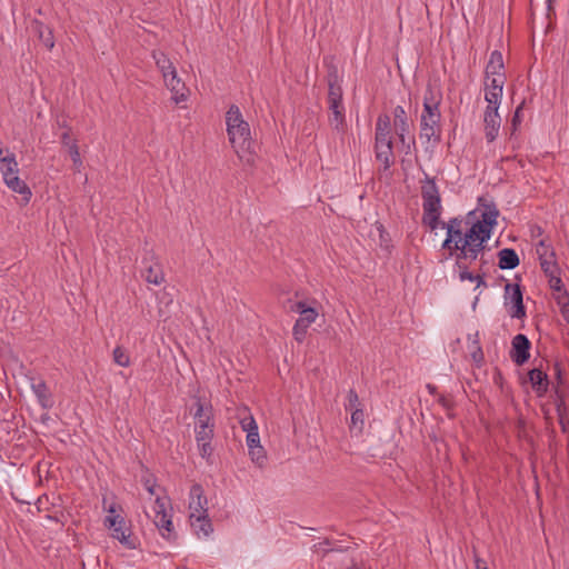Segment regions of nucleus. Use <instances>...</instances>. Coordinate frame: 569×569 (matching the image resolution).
Masks as SVG:
<instances>
[{
	"instance_id": "16",
	"label": "nucleus",
	"mask_w": 569,
	"mask_h": 569,
	"mask_svg": "<svg viewBox=\"0 0 569 569\" xmlns=\"http://www.w3.org/2000/svg\"><path fill=\"white\" fill-rule=\"evenodd\" d=\"M330 111L329 123L340 134H345L348 130L346 122L343 103H328Z\"/></svg>"
},
{
	"instance_id": "23",
	"label": "nucleus",
	"mask_w": 569,
	"mask_h": 569,
	"mask_svg": "<svg viewBox=\"0 0 569 569\" xmlns=\"http://www.w3.org/2000/svg\"><path fill=\"white\" fill-rule=\"evenodd\" d=\"M448 256L456 258V267H470V264L478 259V256L469 248L462 247L461 243L458 244V249H447Z\"/></svg>"
},
{
	"instance_id": "5",
	"label": "nucleus",
	"mask_w": 569,
	"mask_h": 569,
	"mask_svg": "<svg viewBox=\"0 0 569 569\" xmlns=\"http://www.w3.org/2000/svg\"><path fill=\"white\" fill-rule=\"evenodd\" d=\"M505 300L506 306L511 303L509 315L512 318L522 319L526 317V307L523 305V293L520 283H506Z\"/></svg>"
},
{
	"instance_id": "45",
	"label": "nucleus",
	"mask_w": 569,
	"mask_h": 569,
	"mask_svg": "<svg viewBox=\"0 0 569 569\" xmlns=\"http://www.w3.org/2000/svg\"><path fill=\"white\" fill-rule=\"evenodd\" d=\"M249 455L253 462H256L259 467H262L267 460L266 452L261 446H258L256 449H250Z\"/></svg>"
},
{
	"instance_id": "11",
	"label": "nucleus",
	"mask_w": 569,
	"mask_h": 569,
	"mask_svg": "<svg viewBox=\"0 0 569 569\" xmlns=\"http://www.w3.org/2000/svg\"><path fill=\"white\" fill-rule=\"evenodd\" d=\"M441 117L420 119V138L428 142L433 141V146L441 142Z\"/></svg>"
},
{
	"instance_id": "47",
	"label": "nucleus",
	"mask_w": 569,
	"mask_h": 569,
	"mask_svg": "<svg viewBox=\"0 0 569 569\" xmlns=\"http://www.w3.org/2000/svg\"><path fill=\"white\" fill-rule=\"evenodd\" d=\"M523 106H525V100L517 107V109L515 110V113L512 116V119H511V137L516 133V131L518 130V127L522 122L521 110H522Z\"/></svg>"
},
{
	"instance_id": "2",
	"label": "nucleus",
	"mask_w": 569,
	"mask_h": 569,
	"mask_svg": "<svg viewBox=\"0 0 569 569\" xmlns=\"http://www.w3.org/2000/svg\"><path fill=\"white\" fill-rule=\"evenodd\" d=\"M233 137H228L239 159L250 167L254 166L258 143L251 139L249 123L246 121L239 124L233 128Z\"/></svg>"
},
{
	"instance_id": "58",
	"label": "nucleus",
	"mask_w": 569,
	"mask_h": 569,
	"mask_svg": "<svg viewBox=\"0 0 569 569\" xmlns=\"http://www.w3.org/2000/svg\"><path fill=\"white\" fill-rule=\"evenodd\" d=\"M501 96H502V93L486 91L485 100L486 101H491V100H495V98H496V100H500Z\"/></svg>"
},
{
	"instance_id": "49",
	"label": "nucleus",
	"mask_w": 569,
	"mask_h": 569,
	"mask_svg": "<svg viewBox=\"0 0 569 569\" xmlns=\"http://www.w3.org/2000/svg\"><path fill=\"white\" fill-rule=\"evenodd\" d=\"M549 286L555 292H559L565 289L563 282L560 278V273L549 277Z\"/></svg>"
},
{
	"instance_id": "36",
	"label": "nucleus",
	"mask_w": 569,
	"mask_h": 569,
	"mask_svg": "<svg viewBox=\"0 0 569 569\" xmlns=\"http://www.w3.org/2000/svg\"><path fill=\"white\" fill-rule=\"evenodd\" d=\"M486 76L485 88L486 91L502 93V88L506 81V74H497L492 78Z\"/></svg>"
},
{
	"instance_id": "53",
	"label": "nucleus",
	"mask_w": 569,
	"mask_h": 569,
	"mask_svg": "<svg viewBox=\"0 0 569 569\" xmlns=\"http://www.w3.org/2000/svg\"><path fill=\"white\" fill-rule=\"evenodd\" d=\"M555 300L559 307H562V303L569 306V293L566 288L555 295Z\"/></svg>"
},
{
	"instance_id": "62",
	"label": "nucleus",
	"mask_w": 569,
	"mask_h": 569,
	"mask_svg": "<svg viewBox=\"0 0 569 569\" xmlns=\"http://www.w3.org/2000/svg\"><path fill=\"white\" fill-rule=\"evenodd\" d=\"M116 503L109 505V507H106V499H103V509L108 511L109 515H116Z\"/></svg>"
},
{
	"instance_id": "18",
	"label": "nucleus",
	"mask_w": 569,
	"mask_h": 569,
	"mask_svg": "<svg viewBox=\"0 0 569 569\" xmlns=\"http://www.w3.org/2000/svg\"><path fill=\"white\" fill-rule=\"evenodd\" d=\"M164 83L167 88L172 92V100L176 104L187 100L189 89L186 87L184 82L178 78L177 71L164 79Z\"/></svg>"
},
{
	"instance_id": "40",
	"label": "nucleus",
	"mask_w": 569,
	"mask_h": 569,
	"mask_svg": "<svg viewBox=\"0 0 569 569\" xmlns=\"http://www.w3.org/2000/svg\"><path fill=\"white\" fill-rule=\"evenodd\" d=\"M540 268L543 271L545 276L548 278L553 274L560 273V268L557 262V259L541 261Z\"/></svg>"
},
{
	"instance_id": "39",
	"label": "nucleus",
	"mask_w": 569,
	"mask_h": 569,
	"mask_svg": "<svg viewBox=\"0 0 569 569\" xmlns=\"http://www.w3.org/2000/svg\"><path fill=\"white\" fill-rule=\"evenodd\" d=\"M112 357L113 361L121 367H128L130 365V356L128 355L127 350L121 346H117L113 349Z\"/></svg>"
},
{
	"instance_id": "19",
	"label": "nucleus",
	"mask_w": 569,
	"mask_h": 569,
	"mask_svg": "<svg viewBox=\"0 0 569 569\" xmlns=\"http://www.w3.org/2000/svg\"><path fill=\"white\" fill-rule=\"evenodd\" d=\"M111 537L117 539L124 548L129 550H134L138 548L139 542L137 537H134L126 525H117L110 529Z\"/></svg>"
},
{
	"instance_id": "61",
	"label": "nucleus",
	"mask_w": 569,
	"mask_h": 569,
	"mask_svg": "<svg viewBox=\"0 0 569 569\" xmlns=\"http://www.w3.org/2000/svg\"><path fill=\"white\" fill-rule=\"evenodd\" d=\"M472 358L475 361H480L483 359V352L480 347H477V351L472 352Z\"/></svg>"
},
{
	"instance_id": "26",
	"label": "nucleus",
	"mask_w": 569,
	"mask_h": 569,
	"mask_svg": "<svg viewBox=\"0 0 569 569\" xmlns=\"http://www.w3.org/2000/svg\"><path fill=\"white\" fill-rule=\"evenodd\" d=\"M498 267L500 269H515L519 266L520 259L512 248H503L498 251Z\"/></svg>"
},
{
	"instance_id": "4",
	"label": "nucleus",
	"mask_w": 569,
	"mask_h": 569,
	"mask_svg": "<svg viewBox=\"0 0 569 569\" xmlns=\"http://www.w3.org/2000/svg\"><path fill=\"white\" fill-rule=\"evenodd\" d=\"M392 114L395 133L399 138L400 143L407 149V152H409L411 146H416L413 134L410 137L409 141H407V136L411 133L413 122L409 119L407 111L402 106H397L393 109Z\"/></svg>"
},
{
	"instance_id": "51",
	"label": "nucleus",
	"mask_w": 569,
	"mask_h": 569,
	"mask_svg": "<svg viewBox=\"0 0 569 569\" xmlns=\"http://www.w3.org/2000/svg\"><path fill=\"white\" fill-rule=\"evenodd\" d=\"M350 411H351V425H353V426L360 425V428H361L363 425V417H365L363 410L356 409V410H350Z\"/></svg>"
},
{
	"instance_id": "33",
	"label": "nucleus",
	"mask_w": 569,
	"mask_h": 569,
	"mask_svg": "<svg viewBox=\"0 0 569 569\" xmlns=\"http://www.w3.org/2000/svg\"><path fill=\"white\" fill-rule=\"evenodd\" d=\"M144 272V279L149 283L160 284L164 279L162 268L158 262L146 266Z\"/></svg>"
},
{
	"instance_id": "42",
	"label": "nucleus",
	"mask_w": 569,
	"mask_h": 569,
	"mask_svg": "<svg viewBox=\"0 0 569 569\" xmlns=\"http://www.w3.org/2000/svg\"><path fill=\"white\" fill-rule=\"evenodd\" d=\"M377 231L379 232L380 247L389 251L392 247L389 232L385 229L382 223H377Z\"/></svg>"
},
{
	"instance_id": "44",
	"label": "nucleus",
	"mask_w": 569,
	"mask_h": 569,
	"mask_svg": "<svg viewBox=\"0 0 569 569\" xmlns=\"http://www.w3.org/2000/svg\"><path fill=\"white\" fill-rule=\"evenodd\" d=\"M346 410L362 409L359 396L355 389H350L347 395Z\"/></svg>"
},
{
	"instance_id": "30",
	"label": "nucleus",
	"mask_w": 569,
	"mask_h": 569,
	"mask_svg": "<svg viewBox=\"0 0 569 569\" xmlns=\"http://www.w3.org/2000/svg\"><path fill=\"white\" fill-rule=\"evenodd\" d=\"M505 63L501 51L495 50L491 52L489 61L486 66L485 73L486 76H497L505 74L503 72Z\"/></svg>"
},
{
	"instance_id": "1",
	"label": "nucleus",
	"mask_w": 569,
	"mask_h": 569,
	"mask_svg": "<svg viewBox=\"0 0 569 569\" xmlns=\"http://www.w3.org/2000/svg\"><path fill=\"white\" fill-rule=\"evenodd\" d=\"M421 183V198L423 214L421 222L423 226L430 228L431 231L436 230L439 226L447 230V238L442 242V249H458V244L463 238V228L466 218L460 217L451 218L448 222L440 220L442 206L439 188L436 183V178L425 174Z\"/></svg>"
},
{
	"instance_id": "6",
	"label": "nucleus",
	"mask_w": 569,
	"mask_h": 569,
	"mask_svg": "<svg viewBox=\"0 0 569 569\" xmlns=\"http://www.w3.org/2000/svg\"><path fill=\"white\" fill-rule=\"evenodd\" d=\"M376 159L382 163V170L387 171L393 164V140L391 136L379 133L375 136Z\"/></svg>"
},
{
	"instance_id": "41",
	"label": "nucleus",
	"mask_w": 569,
	"mask_h": 569,
	"mask_svg": "<svg viewBox=\"0 0 569 569\" xmlns=\"http://www.w3.org/2000/svg\"><path fill=\"white\" fill-rule=\"evenodd\" d=\"M487 241L488 240L485 239L477 241H471L470 239H462L460 243L462 244V247L471 249L479 257V254L483 252Z\"/></svg>"
},
{
	"instance_id": "27",
	"label": "nucleus",
	"mask_w": 569,
	"mask_h": 569,
	"mask_svg": "<svg viewBox=\"0 0 569 569\" xmlns=\"http://www.w3.org/2000/svg\"><path fill=\"white\" fill-rule=\"evenodd\" d=\"M193 405L190 412L193 415L194 420L206 419V416L213 417V408L210 402L204 401L200 396L192 397Z\"/></svg>"
},
{
	"instance_id": "60",
	"label": "nucleus",
	"mask_w": 569,
	"mask_h": 569,
	"mask_svg": "<svg viewBox=\"0 0 569 569\" xmlns=\"http://www.w3.org/2000/svg\"><path fill=\"white\" fill-rule=\"evenodd\" d=\"M485 273H477L475 277V281L477 282V288L487 287V282L485 281Z\"/></svg>"
},
{
	"instance_id": "56",
	"label": "nucleus",
	"mask_w": 569,
	"mask_h": 569,
	"mask_svg": "<svg viewBox=\"0 0 569 569\" xmlns=\"http://www.w3.org/2000/svg\"><path fill=\"white\" fill-rule=\"evenodd\" d=\"M487 108L485 110V112H491V113H495V112H498V108H499V104H500V100H491V101H487Z\"/></svg>"
},
{
	"instance_id": "48",
	"label": "nucleus",
	"mask_w": 569,
	"mask_h": 569,
	"mask_svg": "<svg viewBox=\"0 0 569 569\" xmlns=\"http://www.w3.org/2000/svg\"><path fill=\"white\" fill-rule=\"evenodd\" d=\"M103 525L110 530L117 525H126V519L120 515H108L103 520Z\"/></svg>"
},
{
	"instance_id": "21",
	"label": "nucleus",
	"mask_w": 569,
	"mask_h": 569,
	"mask_svg": "<svg viewBox=\"0 0 569 569\" xmlns=\"http://www.w3.org/2000/svg\"><path fill=\"white\" fill-rule=\"evenodd\" d=\"M501 123V118L499 112H485L483 114V124H485V136L488 142H492L496 140L499 133Z\"/></svg>"
},
{
	"instance_id": "7",
	"label": "nucleus",
	"mask_w": 569,
	"mask_h": 569,
	"mask_svg": "<svg viewBox=\"0 0 569 569\" xmlns=\"http://www.w3.org/2000/svg\"><path fill=\"white\" fill-rule=\"evenodd\" d=\"M442 100V93L440 90H435L431 84H428L423 96V109L421 119L426 120L429 118L441 117L440 103Z\"/></svg>"
},
{
	"instance_id": "12",
	"label": "nucleus",
	"mask_w": 569,
	"mask_h": 569,
	"mask_svg": "<svg viewBox=\"0 0 569 569\" xmlns=\"http://www.w3.org/2000/svg\"><path fill=\"white\" fill-rule=\"evenodd\" d=\"M60 142L68 149L69 156L72 160V169L74 172H81L83 161L80 154L79 146L76 139L71 138V128L68 131H63L60 136Z\"/></svg>"
},
{
	"instance_id": "63",
	"label": "nucleus",
	"mask_w": 569,
	"mask_h": 569,
	"mask_svg": "<svg viewBox=\"0 0 569 569\" xmlns=\"http://www.w3.org/2000/svg\"><path fill=\"white\" fill-rule=\"evenodd\" d=\"M426 388L430 395L438 396V388L435 385L428 383Z\"/></svg>"
},
{
	"instance_id": "37",
	"label": "nucleus",
	"mask_w": 569,
	"mask_h": 569,
	"mask_svg": "<svg viewBox=\"0 0 569 569\" xmlns=\"http://www.w3.org/2000/svg\"><path fill=\"white\" fill-rule=\"evenodd\" d=\"M379 133L391 136V118L388 113H381L377 118L375 136H379Z\"/></svg>"
},
{
	"instance_id": "15",
	"label": "nucleus",
	"mask_w": 569,
	"mask_h": 569,
	"mask_svg": "<svg viewBox=\"0 0 569 569\" xmlns=\"http://www.w3.org/2000/svg\"><path fill=\"white\" fill-rule=\"evenodd\" d=\"M286 307L292 312H297L300 317L297 319L300 322L311 325L318 317L316 308L308 306L305 301H292L288 299Z\"/></svg>"
},
{
	"instance_id": "64",
	"label": "nucleus",
	"mask_w": 569,
	"mask_h": 569,
	"mask_svg": "<svg viewBox=\"0 0 569 569\" xmlns=\"http://www.w3.org/2000/svg\"><path fill=\"white\" fill-rule=\"evenodd\" d=\"M543 232L542 228L539 226H535L531 230L532 236H541Z\"/></svg>"
},
{
	"instance_id": "13",
	"label": "nucleus",
	"mask_w": 569,
	"mask_h": 569,
	"mask_svg": "<svg viewBox=\"0 0 569 569\" xmlns=\"http://www.w3.org/2000/svg\"><path fill=\"white\" fill-rule=\"evenodd\" d=\"M29 29L33 36L38 38V40L46 47L48 51H51L54 48V37L52 29L44 24L42 21L38 19H32L30 21Z\"/></svg>"
},
{
	"instance_id": "59",
	"label": "nucleus",
	"mask_w": 569,
	"mask_h": 569,
	"mask_svg": "<svg viewBox=\"0 0 569 569\" xmlns=\"http://www.w3.org/2000/svg\"><path fill=\"white\" fill-rule=\"evenodd\" d=\"M560 313L563 318V320L569 323V305L566 306V303H562V307H560Z\"/></svg>"
},
{
	"instance_id": "14",
	"label": "nucleus",
	"mask_w": 569,
	"mask_h": 569,
	"mask_svg": "<svg viewBox=\"0 0 569 569\" xmlns=\"http://www.w3.org/2000/svg\"><path fill=\"white\" fill-rule=\"evenodd\" d=\"M328 103H342V88L340 86L338 69L330 66L327 74Z\"/></svg>"
},
{
	"instance_id": "29",
	"label": "nucleus",
	"mask_w": 569,
	"mask_h": 569,
	"mask_svg": "<svg viewBox=\"0 0 569 569\" xmlns=\"http://www.w3.org/2000/svg\"><path fill=\"white\" fill-rule=\"evenodd\" d=\"M152 58L154 59L156 66L161 71L163 79H167L177 71L171 60L162 51L153 50Z\"/></svg>"
},
{
	"instance_id": "46",
	"label": "nucleus",
	"mask_w": 569,
	"mask_h": 569,
	"mask_svg": "<svg viewBox=\"0 0 569 569\" xmlns=\"http://www.w3.org/2000/svg\"><path fill=\"white\" fill-rule=\"evenodd\" d=\"M211 441L212 440L197 441L200 456L207 460H209L213 453V447L211 446Z\"/></svg>"
},
{
	"instance_id": "38",
	"label": "nucleus",
	"mask_w": 569,
	"mask_h": 569,
	"mask_svg": "<svg viewBox=\"0 0 569 569\" xmlns=\"http://www.w3.org/2000/svg\"><path fill=\"white\" fill-rule=\"evenodd\" d=\"M553 403L556 406L557 416L567 415V406L565 401V395L561 389L558 387H553Z\"/></svg>"
},
{
	"instance_id": "52",
	"label": "nucleus",
	"mask_w": 569,
	"mask_h": 569,
	"mask_svg": "<svg viewBox=\"0 0 569 569\" xmlns=\"http://www.w3.org/2000/svg\"><path fill=\"white\" fill-rule=\"evenodd\" d=\"M142 483H143V487L146 488V490L150 495H154L156 479H154V477L152 475H149L147 477H142Z\"/></svg>"
},
{
	"instance_id": "50",
	"label": "nucleus",
	"mask_w": 569,
	"mask_h": 569,
	"mask_svg": "<svg viewBox=\"0 0 569 569\" xmlns=\"http://www.w3.org/2000/svg\"><path fill=\"white\" fill-rule=\"evenodd\" d=\"M457 268L459 269L460 281H466V280L475 281V277L477 273L469 271V267L462 266V267H457Z\"/></svg>"
},
{
	"instance_id": "24",
	"label": "nucleus",
	"mask_w": 569,
	"mask_h": 569,
	"mask_svg": "<svg viewBox=\"0 0 569 569\" xmlns=\"http://www.w3.org/2000/svg\"><path fill=\"white\" fill-rule=\"evenodd\" d=\"M31 388L37 396L38 402L43 409H51L54 405L52 393L49 390L46 381L40 380L37 383H32Z\"/></svg>"
},
{
	"instance_id": "31",
	"label": "nucleus",
	"mask_w": 569,
	"mask_h": 569,
	"mask_svg": "<svg viewBox=\"0 0 569 569\" xmlns=\"http://www.w3.org/2000/svg\"><path fill=\"white\" fill-rule=\"evenodd\" d=\"M246 122L242 118L241 111L238 106L231 104L226 113V124L228 136H234L233 128Z\"/></svg>"
},
{
	"instance_id": "54",
	"label": "nucleus",
	"mask_w": 569,
	"mask_h": 569,
	"mask_svg": "<svg viewBox=\"0 0 569 569\" xmlns=\"http://www.w3.org/2000/svg\"><path fill=\"white\" fill-rule=\"evenodd\" d=\"M553 370H555V377H556V380H557V386L556 387H558L560 389V387L563 385L561 363L558 362V361L555 362Z\"/></svg>"
},
{
	"instance_id": "35",
	"label": "nucleus",
	"mask_w": 569,
	"mask_h": 569,
	"mask_svg": "<svg viewBox=\"0 0 569 569\" xmlns=\"http://www.w3.org/2000/svg\"><path fill=\"white\" fill-rule=\"evenodd\" d=\"M537 254H538V258H539V261H543V260H551V259H556V252H555V249L553 247L547 242L546 239H541L538 243H537Z\"/></svg>"
},
{
	"instance_id": "55",
	"label": "nucleus",
	"mask_w": 569,
	"mask_h": 569,
	"mask_svg": "<svg viewBox=\"0 0 569 569\" xmlns=\"http://www.w3.org/2000/svg\"><path fill=\"white\" fill-rule=\"evenodd\" d=\"M438 403L441 405L447 411L452 410L455 407L453 400L443 395H439Z\"/></svg>"
},
{
	"instance_id": "10",
	"label": "nucleus",
	"mask_w": 569,
	"mask_h": 569,
	"mask_svg": "<svg viewBox=\"0 0 569 569\" xmlns=\"http://www.w3.org/2000/svg\"><path fill=\"white\" fill-rule=\"evenodd\" d=\"M523 382L530 383L538 398L546 396L550 386L549 377L541 368L530 369L527 373V379Z\"/></svg>"
},
{
	"instance_id": "57",
	"label": "nucleus",
	"mask_w": 569,
	"mask_h": 569,
	"mask_svg": "<svg viewBox=\"0 0 569 569\" xmlns=\"http://www.w3.org/2000/svg\"><path fill=\"white\" fill-rule=\"evenodd\" d=\"M558 422L561 427V431L563 433H567L569 430V421L566 419V415H559L558 416Z\"/></svg>"
},
{
	"instance_id": "22",
	"label": "nucleus",
	"mask_w": 569,
	"mask_h": 569,
	"mask_svg": "<svg viewBox=\"0 0 569 569\" xmlns=\"http://www.w3.org/2000/svg\"><path fill=\"white\" fill-rule=\"evenodd\" d=\"M196 441L212 440L214 437V417L206 416V419L196 421Z\"/></svg>"
},
{
	"instance_id": "25",
	"label": "nucleus",
	"mask_w": 569,
	"mask_h": 569,
	"mask_svg": "<svg viewBox=\"0 0 569 569\" xmlns=\"http://www.w3.org/2000/svg\"><path fill=\"white\" fill-rule=\"evenodd\" d=\"M241 427L244 431H247V445L249 450L256 449L260 446V438L258 432V426L252 416L248 418H243L241 420Z\"/></svg>"
},
{
	"instance_id": "43",
	"label": "nucleus",
	"mask_w": 569,
	"mask_h": 569,
	"mask_svg": "<svg viewBox=\"0 0 569 569\" xmlns=\"http://www.w3.org/2000/svg\"><path fill=\"white\" fill-rule=\"evenodd\" d=\"M309 327L310 325L296 320V323L292 328V335L296 341L301 343L305 340Z\"/></svg>"
},
{
	"instance_id": "28",
	"label": "nucleus",
	"mask_w": 569,
	"mask_h": 569,
	"mask_svg": "<svg viewBox=\"0 0 569 569\" xmlns=\"http://www.w3.org/2000/svg\"><path fill=\"white\" fill-rule=\"evenodd\" d=\"M7 154L3 159H1V173L3 178V182L6 183L10 178H13L14 176H18L19 173V167L18 162L16 160V154L12 152H9L7 150Z\"/></svg>"
},
{
	"instance_id": "17",
	"label": "nucleus",
	"mask_w": 569,
	"mask_h": 569,
	"mask_svg": "<svg viewBox=\"0 0 569 569\" xmlns=\"http://www.w3.org/2000/svg\"><path fill=\"white\" fill-rule=\"evenodd\" d=\"M190 509L193 510L190 515V519H193L198 515H208L207 513V498L203 496V489L201 485L194 483L190 489Z\"/></svg>"
},
{
	"instance_id": "34",
	"label": "nucleus",
	"mask_w": 569,
	"mask_h": 569,
	"mask_svg": "<svg viewBox=\"0 0 569 569\" xmlns=\"http://www.w3.org/2000/svg\"><path fill=\"white\" fill-rule=\"evenodd\" d=\"M193 519H191V526L197 533L202 532L204 536H208L212 531V525L208 515H198Z\"/></svg>"
},
{
	"instance_id": "3",
	"label": "nucleus",
	"mask_w": 569,
	"mask_h": 569,
	"mask_svg": "<svg viewBox=\"0 0 569 569\" xmlns=\"http://www.w3.org/2000/svg\"><path fill=\"white\" fill-rule=\"evenodd\" d=\"M154 519L153 522L160 535L168 541H176L177 532L172 523V515L167 511V502L164 498L157 497L154 500Z\"/></svg>"
},
{
	"instance_id": "8",
	"label": "nucleus",
	"mask_w": 569,
	"mask_h": 569,
	"mask_svg": "<svg viewBox=\"0 0 569 569\" xmlns=\"http://www.w3.org/2000/svg\"><path fill=\"white\" fill-rule=\"evenodd\" d=\"M531 342L526 335L518 333L511 341L510 358L517 366L525 365L530 358Z\"/></svg>"
},
{
	"instance_id": "9",
	"label": "nucleus",
	"mask_w": 569,
	"mask_h": 569,
	"mask_svg": "<svg viewBox=\"0 0 569 569\" xmlns=\"http://www.w3.org/2000/svg\"><path fill=\"white\" fill-rule=\"evenodd\" d=\"M465 226H470L465 230L462 239H470L471 241L477 240H489L492 230L485 226L482 222L475 220V211H470L466 216Z\"/></svg>"
},
{
	"instance_id": "20",
	"label": "nucleus",
	"mask_w": 569,
	"mask_h": 569,
	"mask_svg": "<svg viewBox=\"0 0 569 569\" xmlns=\"http://www.w3.org/2000/svg\"><path fill=\"white\" fill-rule=\"evenodd\" d=\"M478 203L482 208L481 219L479 221L492 230L497 224L499 210L492 201H488L483 197L478 199Z\"/></svg>"
},
{
	"instance_id": "32",
	"label": "nucleus",
	"mask_w": 569,
	"mask_h": 569,
	"mask_svg": "<svg viewBox=\"0 0 569 569\" xmlns=\"http://www.w3.org/2000/svg\"><path fill=\"white\" fill-rule=\"evenodd\" d=\"M7 187L11 189L13 192H17L22 196V200L24 203H28L31 199L32 192L28 184L19 178V176H14L13 178H10L6 182Z\"/></svg>"
}]
</instances>
